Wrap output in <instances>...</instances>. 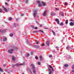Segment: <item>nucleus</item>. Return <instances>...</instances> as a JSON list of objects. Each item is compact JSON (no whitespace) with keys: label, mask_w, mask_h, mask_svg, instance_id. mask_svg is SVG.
<instances>
[{"label":"nucleus","mask_w":74,"mask_h":74,"mask_svg":"<svg viewBox=\"0 0 74 74\" xmlns=\"http://www.w3.org/2000/svg\"><path fill=\"white\" fill-rule=\"evenodd\" d=\"M45 29H47V28H45Z\"/></svg>","instance_id":"53"},{"label":"nucleus","mask_w":74,"mask_h":74,"mask_svg":"<svg viewBox=\"0 0 74 74\" xmlns=\"http://www.w3.org/2000/svg\"><path fill=\"white\" fill-rule=\"evenodd\" d=\"M46 44L47 45H49V41H47L46 42Z\"/></svg>","instance_id":"16"},{"label":"nucleus","mask_w":74,"mask_h":74,"mask_svg":"<svg viewBox=\"0 0 74 74\" xmlns=\"http://www.w3.org/2000/svg\"><path fill=\"white\" fill-rule=\"evenodd\" d=\"M52 32L53 33V34L54 36H56V34H55V32L53 30H52Z\"/></svg>","instance_id":"15"},{"label":"nucleus","mask_w":74,"mask_h":74,"mask_svg":"<svg viewBox=\"0 0 74 74\" xmlns=\"http://www.w3.org/2000/svg\"><path fill=\"white\" fill-rule=\"evenodd\" d=\"M42 3L44 6H45V5H46V3H44L43 1H42Z\"/></svg>","instance_id":"12"},{"label":"nucleus","mask_w":74,"mask_h":74,"mask_svg":"<svg viewBox=\"0 0 74 74\" xmlns=\"http://www.w3.org/2000/svg\"><path fill=\"white\" fill-rule=\"evenodd\" d=\"M34 47L35 48H40V46L38 45H35L34 46Z\"/></svg>","instance_id":"13"},{"label":"nucleus","mask_w":74,"mask_h":74,"mask_svg":"<svg viewBox=\"0 0 74 74\" xmlns=\"http://www.w3.org/2000/svg\"><path fill=\"white\" fill-rule=\"evenodd\" d=\"M0 12H1V13L3 12L2 10H1V8H0Z\"/></svg>","instance_id":"28"},{"label":"nucleus","mask_w":74,"mask_h":74,"mask_svg":"<svg viewBox=\"0 0 74 74\" xmlns=\"http://www.w3.org/2000/svg\"><path fill=\"white\" fill-rule=\"evenodd\" d=\"M32 68L33 70V72L34 74H36V70L35 69V66L33 64H32L31 65Z\"/></svg>","instance_id":"1"},{"label":"nucleus","mask_w":74,"mask_h":74,"mask_svg":"<svg viewBox=\"0 0 74 74\" xmlns=\"http://www.w3.org/2000/svg\"><path fill=\"white\" fill-rule=\"evenodd\" d=\"M0 71H1V72H3V70L1 68H0Z\"/></svg>","instance_id":"21"},{"label":"nucleus","mask_w":74,"mask_h":74,"mask_svg":"<svg viewBox=\"0 0 74 74\" xmlns=\"http://www.w3.org/2000/svg\"><path fill=\"white\" fill-rule=\"evenodd\" d=\"M3 41H7V38H6V37L3 36Z\"/></svg>","instance_id":"7"},{"label":"nucleus","mask_w":74,"mask_h":74,"mask_svg":"<svg viewBox=\"0 0 74 74\" xmlns=\"http://www.w3.org/2000/svg\"><path fill=\"white\" fill-rule=\"evenodd\" d=\"M12 60H15V57H13Z\"/></svg>","instance_id":"23"},{"label":"nucleus","mask_w":74,"mask_h":74,"mask_svg":"<svg viewBox=\"0 0 74 74\" xmlns=\"http://www.w3.org/2000/svg\"><path fill=\"white\" fill-rule=\"evenodd\" d=\"M27 43H29V42H27Z\"/></svg>","instance_id":"55"},{"label":"nucleus","mask_w":74,"mask_h":74,"mask_svg":"<svg viewBox=\"0 0 74 74\" xmlns=\"http://www.w3.org/2000/svg\"><path fill=\"white\" fill-rule=\"evenodd\" d=\"M28 2V0H26V1H25V3H27Z\"/></svg>","instance_id":"29"},{"label":"nucleus","mask_w":74,"mask_h":74,"mask_svg":"<svg viewBox=\"0 0 74 74\" xmlns=\"http://www.w3.org/2000/svg\"><path fill=\"white\" fill-rule=\"evenodd\" d=\"M66 23L67 24L68 23V20H66Z\"/></svg>","instance_id":"27"},{"label":"nucleus","mask_w":74,"mask_h":74,"mask_svg":"<svg viewBox=\"0 0 74 74\" xmlns=\"http://www.w3.org/2000/svg\"><path fill=\"white\" fill-rule=\"evenodd\" d=\"M30 72H31V74H32V72L31 71Z\"/></svg>","instance_id":"54"},{"label":"nucleus","mask_w":74,"mask_h":74,"mask_svg":"<svg viewBox=\"0 0 74 74\" xmlns=\"http://www.w3.org/2000/svg\"><path fill=\"white\" fill-rule=\"evenodd\" d=\"M27 40H28V39H29V38H28V36L27 37Z\"/></svg>","instance_id":"52"},{"label":"nucleus","mask_w":74,"mask_h":74,"mask_svg":"<svg viewBox=\"0 0 74 74\" xmlns=\"http://www.w3.org/2000/svg\"><path fill=\"white\" fill-rule=\"evenodd\" d=\"M48 71H49V74H52V71L51 70V69H48Z\"/></svg>","instance_id":"9"},{"label":"nucleus","mask_w":74,"mask_h":74,"mask_svg":"<svg viewBox=\"0 0 74 74\" xmlns=\"http://www.w3.org/2000/svg\"><path fill=\"white\" fill-rule=\"evenodd\" d=\"M52 56L51 55H50L49 56V57H50V58H51Z\"/></svg>","instance_id":"37"},{"label":"nucleus","mask_w":74,"mask_h":74,"mask_svg":"<svg viewBox=\"0 0 74 74\" xmlns=\"http://www.w3.org/2000/svg\"><path fill=\"white\" fill-rule=\"evenodd\" d=\"M42 46H44V44H42Z\"/></svg>","instance_id":"47"},{"label":"nucleus","mask_w":74,"mask_h":74,"mask_svg":"<svg viewBox=\"0 0 74 74\" xmlns=\"http://www.w3.org/2000/svg\"><path fill=\"white\" fill-rule=\"evenodd\" d=\"M37 64L38 65H40L41 64V62H38Z\"/></svg>","instance_id":"20"},{"label":"nucleus","mask_w":74,"mask_h":74,"mask_svg":"<svg viewBox=\"0 0 74 74\" xmlns=\"http://www.w3.org/2000/svg\"><path fill=\"white\" fill-rule=\"evenodd\" d=\"M5 4H6V5H8V3H7L5 2Z\"/></svg>","instance_id":"44"},{"label":"nucleus","mask_w":74,"mask_h":74,"mask_svg":"<svg viewBox=\"0 0 74 74\" xmlns=\"http://www.w3.org/2000/svg\"><path fill=\"white\" fill-rule=\"evenodd\" d=\"M55 21H56V19H55Z\"/></svg>","instance_id":"61"},{"label":"nucleus","mask_w":74,"mask_h":74,"mask_svg":"<svg viewBox=\"0 0 74 74\" xmlns=\"http://www.w3.org/2000/svg\"><path fill=\"white\" fill-rule=\"evenodd\" d=\"M33 32H34V33H36V32H37V31H34Z\"/></svg>","instance_id":"42"},{"label":"nucleus","mask_w":74,"mask_h":74,"mask_svg":"<svg viewBox=\"0 0 74 74\" xmlns=\"http://www.w3.org/2000/svg\"><path fill=\"white\" fill-rule=\"evenodd\" d=\"M10 36L11 37H12V36H13V34H10Z\"/></svg>","instance_id":"24"},{"label":"nucleus","mask_w":74,"mask_h":74,"mask_svg":"<svg viewBox=\"0 0 74 74\" xmlns=\"http://www.w3.org/2000/svg\"><path fill=\"white\" fill-rule=\"evenodd\" d=\"M56 49H58V48H59V47H56Z\"/></svg>","instance_id":"39"},{"label":"nucleus","mask_w":74,"mask_h":74,"mask_svg":"<svg viewBox=\"0 0 74 74\" xmlns=\"http://www.w3.org/2000/svg\"><path fill=\"white\" fill-rule=\"evenodd\" d=\"M23 64H21L20 65H19L18 64H16L14 65V66H19V65H22Z\"/></svg>","instance_id":"14"},{"label":"nucleus","mask_w":74,"mask_h":74,"mask_svg":"<svg viewBox=\"0 0 74 74\" xmlns=\"http://www.w3.org/2000/svg\"><path fill=\"white\" fill-rule=\"evenodd\" d=\"M2 8H5V7H4V6H2Z\"/></svg>","instance_id":"46"},{"label":"nucleus","mask_w":74,"mask_h":74,"mask_svg":"<svg viewBox=\"0 0 74 74\" xmlns=\"http://www.w3.org/2000/svg\"><path fill=\"white\" fill-rule=\"evenodd\" d=\"M67 3L66 2H65L64 4V5H67Z\"/></svg>","instance_id":"31"},{"label":"nucleus","mask_w":74,"mask_h":74,"mask_svg":"<svg viewBox=\"0 0 74 74\" xmlns=\"http://www.w3.org/2000/svg\"><path fill=\"white\" fill-rule=\"evenodd\" d=\"M39 59H40V60H42V56H39Z\"/></svg>","instance_id":"10"},{"label":"nucleus","mask_w":74,"mask_h":74,"mask_svg":"<svg viewBox=\"0 0 74 74\" xmlns=\"http://www.w3.org/2000/svg\"><path fill=\"white\" fill-rule=\"evenodd\" d=\"M31 27H32V28H34V27L33 25H32V26H31Z\"/></svg>","instance_id":"36"},{"label":"nucleus","mask_w":74,"mask_h":74,"mask_svg":"<svg viewBox=\"0 0 74 74\" xmlns=\"http://www.w3.org/2000/svg\"><path fill=\"white\" fill-rule=\"evenodd\" d=\"M5 4H6V5H8V3H7L5 2Z\"/></svg>","instance_id":"43"},{"label":"nucleus","mask_w":74,"mask_h":74,"mask_svg":"<svg viewBox=\"0 0 74 74\" xmlns=\"http://www.w3.org/2000/svg\"><path fill=\"white\" fill-rule=\"evenodd\" d=\"M64 66L65 67H68L69 66V65L67 64H65Z\"/></svg>","instance_id":"18"},{"label":"nucleus","mask_w":74,"mask_h":74,"mask_svg":"<svg viewBox=\"0 0 74 74\" xmlns=\"http://www.w3.org/2000/svg\"><path fill=\"white\" fill-rule=\"evenodd\" d=\"M35 29H38L37 27H35Z\"/></svg>","instance_id":"45"},{"label":"nucleus","mask_w":74,"mask_h":74,"mask_svg":"<svg viewBox=\"0 0 74 74\" xmlns=\"http://www.w3.org/2000/svg\"><path fill=\"white\" fill-rule=\"evenodd\" d=\"M60 25H61V26H63V23H60Z\"/></svg>","instance_id":"26"},{"label":"nucleus","mask_w":74,"mask_h":74,"mask_svg":"<svg viewBox=\"0 0 74 74\" xmlns=\"http://www.w3.org/2000/svg\"><path fill=\"white\" fill-rule=\"evenodd\" d=\"M14 49H15L16 50L17 49H18V48H16V47H14Z\"/></svg>","instance_id":"35"},{"label":"nucleus","mask_w":74,"mask_h":74,"mask_svg":"<svg viewBox=\"0 0 74 74\" xmlns=\"http://www.w3.org/2000/svg\"><path fill=\"white\" fill-rule=\"evenodd\" d=\"M73 5H74V3L73 4Z\"/></svg>","instance_id":"56"},{"label":"nucleus","mask_w":74,"mask_h":74,"mask_svg":"<svg viewBox=\"0 0 74 74\" xmlns=\"http://www.w3.org/2000/svg\"><path fill=\"white\" fill-rule=\"evenodd\" d=\"M39 31L40 32H42V33H44V32L42 30H39Z\"/></svg>","instance_id":"22"},{"label":"nucleus","mask_w":74,"mask_h":74,"mask_svg":"<svg viewBox=\"0 0 74 74\" xmlns=\"http://www.w3.org/2000/svg\"><path fill=\"white\" fill-rule=\"evenodd\" d=\"M61 15L62 16H64V14H63V13H62Z\"/></svg>","instance_id":"33"},{"label":"nucleus","mask_w":74,"mask_h":74,"mask_svg":"<svg viewBox=\"0 0 74 74\" xmlns=\"http://www.w3.org/2000/svg\"><path fill=\"white\" fill-rule=\"evenodd\" d=\"M49 67H50V69H51V70H52V71L53 72V71H54L53 70V67H52V66H51V65H49Z\"/></svg>","instance_id":"5"},{"label":"nucleus","mask_w":74,"mask_h":74,"mask_svg":"<svg viewBox=\"0 0 74 74\" xmlns=\"http://www.w3.org/2000/svg\"><path fill=\"white\" fill-rule=\"evenodd\" d=\"M31 55H32V53H31Z\"/></svg>","instance_id":"60"},{"label":"nucleus","mask_w":74,"mask_h":74,"mask_svg":"<svg viewBox=\"0 0 74 74\" xmlns=\"http://www.w3.org/2000/svg\"><path fill=\"white\" fill-rule=\"evenodd\" d=\"M56 11H59V9H58V8H56Z\"/></svg>","instance_id":"41"},{"label":"nucleus","mask_w":74,"mask_h":74,"mask_svg":"<svg viewBox=\"0 0 74 74\" xmlns=\"http://www.w3.org/2000/svg\"><path fill=\"white\" fill-rule=\"evenodd\" d=\"M70 47L69 46H67L66 47V49H67V50H69V49H70Z\"/></svg>","instance_id":"17"},{"label":"nucleus","mask_w":74,"mask_h":74,"mask_svg":"<svg viewBox=\"0 0 74 74\" xmlns=\"http://www.w3.org/2000/svg\"><path fill=\"white\" fill-rule=\"evenodd\" d=\"M6 65H5V64H4L3 65V66H4V67Z\"/></svg>","instance_id":"48"},{"label":"nucleus","mask_w":74,"mask_h":74,"mask_svg":"<svg viewBox=\"0 0 74 74\" xmlns=\"http://www.w3.org/2000/svg\"><path fill=\"white\" fill-rule=\"evenodd\" d=\"M72 69H74V65H73V66H72Z\"/></svg>","instance_id":"34"},{"label":"nucleus","mask_w":74,"mask_h":74,"mask_svg":"<svg viewBox=\"0 0 74 74\" xmlns=\"http://www.w3.org/2000/svg\"><path fill=\"white\" fill-rule=\"evenodd\" d=\"M46 12H47V11L45 10L43 13V16H45L46 15Z\"/></svg>","instance_id":"11"},{"label":"nucleus","mask_w":74,"mask_h":74,"mask_svg":"<svg viewBox=\"0 0 74 74\" xmlns=\"http://www.w3.org/2000/svg\"><path fill=\"white\" fill-rule=\"evenodd\" d=\"M37 11H34V13L33 14V15L34 16H36V15L37 14Z\"/></svg>","instance_id":"6"},{"label":"nucleus","mask_w":74,"mask_h":74,"mask_svg":"<svg viewBox=\"0 0 74 74\" xmlns=\"http://www.w3.org/2000/svg\"><path fill=\"white\" fill-rule=\"evenodd\" d=\"M22 74H24V73H23Z\"/></svg>","instance_id":"58"},{"label":"nucleus","mask_w":74,"mask_h":74,"mask_svg":"<svg viewBox=\"0 0 74 74\" xmlns=\"http://www.w3.org/2000/svg\"><path fill=\"white\" fill-rule=\"evenodd\" d=\"M8 1H10V0H7Z\"/></svg>","instance_id":"59"},{"label":"nucleus","mask_w":74,"mask_h":74,"mask_svg":"<svg viewBox=\"0 0 74 74\" xmlns=\"http://www.w3.org/2000/svg\"><path fill=\"white\" fill-rule=\"evenodd\" d=\"M39 41L38 40H37L36 43V44H38V42H39Z\"/></svg>","instance_id":"25"},{"label":"nucleus","mask_w":74,"mask_h":74,"mask_svg":"<svg viewBox=\"0 0 74 74\" xmlns=\"http://www.w3.org/2000/svg\"><path fill=\"white\" fill-rule=\"evenodd\" d=\"M4 11H5V12H7V9H6V8H4Z\"/></svg>","instance_id":"19"},{"label":"nucleus","mask_w":74,"mask_h":74,"mask_svg":"<svg viewBox=\"0 0 74 74\" xmlns=\"http://www.w3.org/2000/svg\"><path fill=\"white\" fill-rule=\"evenodd\" d=\"M69 24L70 26H73L74 25V23H73V22H71V23H70Z\"/></svg>","instance_id":"8"},{"label":"nucleus","mask_w":74,"mask_h":74,"mask_svg":"<svg viewBox=\"0 0 74 74\" xmlns=\"http://www.w3.org/2000/svg\"><path fill=\"white\" fill-rule=\"evenodd\" d=\"M72 72H73V73H74V70H73L72 71Z\"/></svg>","instance_id":"51"},{"label":"nucleus","mask_w":74,"mask_h":74,"mask_svg":"<svg viewBox=\"0 0 74 74\" xmlns=\"http://www.w3.org/2000/svg\"><path fill=\"white\" fill-rule=\"evenodd\" d=\"M14 51V49H12L11 50H8V52L10 53H12V51Z\"/></svg>","instance_id":"4"},{"label":"nucleus","mask_w":74,"mask_h":74,"mask_svg":"<svg viewBox=\"0 0 74 74\" xmlns=\"http://www.w3.org/2000/svg\"><path fill=\"white\" fill-rule=\"evenodd\" d=\"M56 22L57 23V24L58 25H60V22H59V19L58 18L56 19Z\"/></svg>","instance_id":"3"},{"label":"nucleus","mask_w":74,"mask_h":74,"mask_svg":"<svg viewBox=\"0 0 74 74\" xmlns=\"http://www.w3.org/2000/svg\"><path fill=\"white\" fill-rule=\"evenodd\" d=\"M27 56L28 57L29 56H30V54L29 53H28L27 55Z\"/></svg>","instance_id":"32"},{"label":"nucleus","mask_w":74,"mask_h":74,"mask_svg":"<svg viewBox=\"0 0 74 74\" xmlns=\"http://www.w3.org/2000/svg\"><path fill=\"white\" fill-rule=\"evenodd\" d=\"M37 2L38 4H39V5H38V7H41V6H42V5H41V4H40L41 2L40 1H37Z\"/></svg>","instance_id":"2"},{"label":"nucleus","mask_w":74,"mask_h":74,"mask_svg":"<svg viewBox=\"0 0 74 74\" xmlns=\"http://www.w3.org/2000/svg\"><path fill=\"white\" fill-rule=\"evenodd\" d=\"M11 20H12V18H10L9 19V21H11Z\"/></svg>","instance_id":"30"},{"label":"nucleus","mask_w":74,"mask_h":74,"mask_svg":"<svg viewBox=\"0 0 74 74\" xmlns=\"http://www.w3.org/2000/svg\"><path fill=\"white\" fill-rule=\"evenodd\" d=\"M56 12L57 13H58V12Z\"/></svg>","instance_id":"57"},{"label":"nucleus","mask_w":74,"mask_h":74,"mask_svg":"<svg viewBox=\"0 0 74 74\" xmlns=\"http://www.w3.org/2000/svg\"><path fill=\"white\" fill-rule=\"evenodd\" d=\"M15 66V65H12V67H13V68H15V67H14V66Z\"/></svg>","instance_id":"40"},{"label":"nucleus","mask_w":74,"mask_h":74,"mask_svg":"<svg viewBox=\"0 0 74 74\" xmlns=\"http://www.w3.org/2000/svg\"><path fill=\"white\" fill-rule=\"evenodd\" d=\"M36 59H38V57H35Z\"/></svg>","instance_id":"38"},{"label":"nucleus","mask_w":74,"mask_h":74,"mask_svg":"<svg viewBox=\"0 0 74 74\" xmlns=\"http://www.w3.org/2000/svg\"><path fill=\"white\" fill-rule=\"evenodd\" d=\"M21 16H23V14H22L21 15Z\"/></svg>","instance_id":"50"},{"label":"nucleus","mask_w":74,"mask_h":74,"mask_svg":"<svg viewBox=\"0 0 74 74\" xmlns=\"http://www.w3.org/2000/svg\"><path fill=\"white\" fill-rule=\"evenodd\" d=\"M40 27H41L42 26V25H40Z\"/></svg>","instance_id":"49"}]
</instances>
